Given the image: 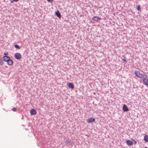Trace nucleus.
Listing matches in <instances>:
<instances>
[{"label":"nucleus","instance_id":"1","mask_svg":"<svg viewBox=\"0 0 148 148\" xmlns=\"http://www.w3.org/2000/svg\"><path fill=\"white\" fill-rule=\"evenodd\" d=\"M136 75L139 78H143V74L141 73L139 71L136 70L134 72Z\"/></svg>","mask_w":148,"mask_h":148},{"label":"nucleus","instance_id":"2","mask_svg":"<svg viewBox=\"0 0 148 148\" xmlns=\"http://www.w3.org/2000/svg\"><path fill=\"white\" fill-rule=\"evenodd\" d=\"M143 78L144 82L146 85H148V79L147 75L144 74Z\"/></svg>","mask_w":148,"mask_h":148},{"label":"nucleus","instance_id":"3","mask_svg":"<svg viewBox=\"0 0 148 148\" xmlns=\"http://www.w3.org/2000/svg\"><path fill=\"white\" fill-rule=\"evenodd\" d=\"M14 57L17 60H19L21 58V55L18 53H16L14 55Z\"/></svg>","mask_w":148,"mask_h":148},{"label":"nucleus","instance_id":"4","mask_svg":"<svg viewBox=\"0 0 148 148\" xmlns=\"http://www.w3.org/2000/svg\"><path fill=\"white\" fill-rule=\"evenodd\" d=\"M95 120L94 118H90L89 119H88L87 120V122L88 123H90L92 122H94L95 121Z\"/></svg>","mask_w":148,"mask_h":148},{"label":"nucleus","instance_id":"5","mask_svg":"<svg viewBox=\"0 0 148 148\" xmlns=\"http://www.w3.org/2000/svg\"><path fill=\"white\" fill-rule=\"evenodd\" d=\"M36 113L37 111L35 109H32L30 111V114L31 115H34L36 114Z\"/></svg>","mask_w":148,"mask_h":148},{"label":"nucleus","instance_id":"6","mask_svg":"<svg viewBox=\"0 0 148 148\" xmlns=\"http://www.w3.org/2000/svg\"><path fill=\"white\" fill-rule=\"evenodd\" d=\"M126 143L129 146H131L133 145V143L130 140H127L126 141Z\"/></svg>","mask_w":148,"mask_h":148},{"label":"nucleus","instance_id":"7","mask_svg":"<svg viewBox=\"0 0 148 148\" xmlns=\"http://www.w3.org/2000/svg\"><path fill=\"white\" fill-rule=\"evenodd\" d=\"M10 59V57L7 56H4L3 57V60L5 62H7Z\"/></svg>","mask_w":148,"mask_h":148},{"label":"nucleus","instance_id":"8","mask_svg":"<svg viewBox=\"0 0 148 148\" xmlns=\"http://www.w3.org/2000/svg\"><path fill=\"white\" fill-rule=\"evenodd\" d=\"M123 110L124 112H127L129 110L128 108L125 104H124L123 106Z\"/></svg>","mask_w":148,"mask_h":148},{"label":"nucleus","instance_id":"9","mask_svg":"<svg viewBox=\"0 0 148 148\" xmlns=\"http://www.w3.org/2000/svg\"><path fill=\"white\" fill-rule=\"evenodd\" d=\"M92 19L93 20L95 21H97L98 20H100L101 19L100 18L96 16H94L92 18Z\"/></svg>","mask_w":148,"mask_h":148},{"label":"nucleus","instance_id":"10","mask_svg":"<svg viewBox=\"0 0 148 148\" xmlns=\"http://www.w3.org/2000/svg\"><path fill=\"white\" fill-rule=\"evenodd\" d=\"M68 84V87L69 88H71L72 89H73L74 88V86L72 83H69Z\"/></svg>","mask_w":148,"mask_h":148},{"label":"nucleus","instance_id":"11","mask_svg":"<svg viewBox=\"0 0 148 148\" xmlns=\"http://www.w3.org/2000/svg\"><path fill=\"white\" fill-rule=\"evenodd\" d=\"M8 64L9 65H11L13 64V61L12 60L9 59V60L7 62Z\"/></svg>","mask_w":148,"mask_h":148},{"label":"nucleus","instance_id":"12","mask_svg":"<svg viewBox=\"0 0 148 148\" xmlns=\"http://www.w3.org/2000/svg\"><path fill=\"white\" fill-rule=\"evenodd\" d=\"M144 140L146 142L148 141V135H146L144 136Z\"/></svg>","mask_w":148,"mask_h":148},{"label":"nucleus","instance_id":"13","mask_svg":"<svg viewBox=\"0 0 148 148\" xmlns=\"http://www.w3.org/2000/svg\"><path fill=\"white\" fill-rule=\"evenodd\" d=\"M56 14L57 16L59 18H60L61 17V14L58 11L57 12H56Z\"/></svg>","mask_w":148,"mask_h":148},{"label":"nucleus","instance_id":"14","mask_svg":"<svg viewBox=\"0 0 148 148\" xmlns=\"http://www.w3.org/2000/svg\"><path fill=\"white\" fill-rule=\"evenodd\" d=\"M15 48L18 49H20L19 46L17 45H15Z\"/></svg>","mask_w":148,"mask_h":148},{"label":"nucleus","instance_id":"15","mask_svg":"<svg viewBox=\"0 0 148 148\" xmlns=\"http://www.w3.org/2000/svg\"><path fill=\"white\" fill-rule=\"evenodd\" d=\"M0 64L1 65L3 64V62L1 59H0Z\"/></svg>","mask_w":148,"mask_h":148},{"label":"nucleus","instance_id":"16","mask_svg":"<svg viewBox=\"0 0 148 148\" xmlns=\"http://www.w3.org/2000/svg\"><path fill=\"white\" fill-rule=\"evenodd\" d=\"M137 9L138 10V11L141 10H140V5H138V6Z\"/></svg>","mask_w":148,"mask_h":148},{"label":"nucleus","instance_id":"17","mask_svg":"<svg viewBox=\"0 0 148 148\" xmlns=\"http://www.w3.org/2000/svg\"><path fill=\"white\" fill-rule=\"evenodd\" d=\"M16 108H13L12 109V110H13V111H16Z\"/></svg>","mask_w":148,"mask_h":148},{"label":"nucleus","instance_id":"18","mask_svg":"<svg viewBox=\"0 0 148 148\" xmlns=\"http://www.w3.org/2000/svg\"><path fill=\"white\" fill-rule=\"evenodd\" d=\"M125 59H123V60L125 62H126V60L125 59Z\"/></svg>","mask_w":148,"mask_h":148},{"label":"nucleus","instance_id":"19","mask_svg":"<svg viewBox=\"0 0 148 148\" xmlns=\"http://www.w3.org/2000/svg\"><path fill=\"white\" fill-rule=\"evenodd\" d=\"M49 2H52L53 1V0H47Z\"/></svg>","mask_w":148,"mask_h":148},{"label":"nucleus","instance_id":"20","mask_svg":"<svg viewBox=\"0 0 148 148\" xmlns=\"http://www.w3.org/2000/svg\"><path fill=\"white\" fill-rule=\"evenodd\" d=\"M4 54L5 55H8V53H4Z\"/></svg>","mask_w":148,"mask_h":148},{"label":"nucleus","instance_id":"21","mask_svg":"<svg viewBox=\"0 0 148 148\" xmlns=\"http://www.w3.org/2000/svg\"><path fill=\"white\" fill-rule=\"evenodd\" d=\"M19 1V0H13V1H14V2H17Z\"/></svg>","mask_w":148,"mask_h":148},{"label":"nucleus","instance_id":"22","mask_svg":"<svg viewBox=\"0 0 148 148\" xmlns=\"http://www.w3.org/2000/svg\"><path fill=\"white\" fill-rule=\"evenodd\" d=\"M13 2H14V1H13V0H12L11 1V3H13Z\"/></svg>","mask_w":148,"mask_h":148},{"label":"nucleus","instance_id":"23","mask_svg":"<svg viewBox=\"0 0 148 148\" xmlns=\"http://www.w3.org/2000/svg\"><path fill=\"white\" fill-rule=\"evenodd\" d=\"M145 148H147V147H145Z\"/></svg>","mask_w":148,"mask_h":148}]
</instances>
